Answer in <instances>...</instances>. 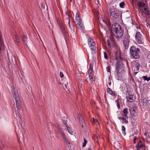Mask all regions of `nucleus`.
I'll return each instance as SVG.
<instances>
[{
    "instance_id": "nucleus-33",
    "label": "nucleus",
    "mask_w": 150,
    "mask_h": 150,
    "mask_svg": "<svg viewBox=\"0 0 150 150\" xmlns=\"http://www.w3.org/2000/svg\"><path fill=\"white\" fill-rule=\"evenodd\" d=\"M110 66H108L106 67V70L108 72H110Z\"/></svg>"
},
{
    "instance_id": "nucleus-47",
    "label": "nucleus",
    "mask_w": 150,
    "mask_h": 150,
    "mask_svg": "<svg viewBox=\"0 0 150 150\" xmlns=\"http://www.w3.org/2000/svg\"><path fill=\"white\" fill-rule=\"evenodd\" d=\"M118 118L119 120H122V117H118Z\"/></svg>"
},
{
    "instance_id": "nucleus-30",
    "label": "nucleus",
    "mask_w": 150,
    "mask_h": 150,
    "mask_svg": "<svg viewBox=\"0 0 150 150\" xmlns=\"http://www.w3.org/2000/svg\"><path fill=\"white\" fill-rule=\"evenodd\" d=\"M87 142L85 138H84V142L83 143L82 146L83 147H85L86 144Z\"/></svg>"
},
{
    "instance_id": "nucleus-22",
    "label": "nucleus",
    "mask_w": 150,
    "mask_h": 150,
    "mask_svg": "<svg viewBox=\"0 0 150 150\" xmlns=\"http://www.w3.org/2000/svg\"><path fill=\"white\" fill-rule=\"evenodd\" d=\"M60 134L62 137H63V139L64 140V141H66L67 142V139L66 138V136L64 134V132H62L61 133H60Z\"/></svg>"
},
{
    "instance_id": "nucleus-28",
    "label": "nucleus",
    "mask_w": 150,
    "mask_h": 150,
    "mask_svg": "<svg viewBox=\"0 0 150 150\" xmlns=\"http://www.w3.org/2000/svg\"><path fill=\"white\" fill-rule=\"evenodd\" d=\"M144 81L146 80L147 81L150 80V76L149 77H147L146 76H144L142 77Z\"/></svg>"
},
{
    "instance_id": "nucleus-35",
    "label": "nucleus",
    "mask_w": 150,
    "mask_h": 150,
    "mask_svg": "<svg viewBox=\"0 0 150 150\" xmlns=\"http://www.w3.org/2000/svg\"><path fill=\"white\" fill-rule=\"evenodd\" d=\"M122 120L124 121V123H128V121L124 117H122Z\"/></svg>"
},
{
    "instance_id": "nucleus-32",
    "label": "nucleus",
    "mask_w": 150,
    "mask_h": 150,
    "mask_svg": "<svg viewBox=\"0 0 150 150\" xmlns=\"http://www.w3.org/2000/svg\"><path fill=\"white\" fill-rule=\"evenodd\" d=\"M60 26L61 30H62V32H63L65 30L64 27L63 25H60Z\"/></svg>"
},
{
    "instance_id": "nucleus-52",
    "label": "nucleus",
    "mask_w": 150,
    "mask_h": 150,
    "mask_svg": "<svg viewBox=\"0 0 150 150\" xmlns=\"http://www.w3.org/2000/svg\"><path fill=\"white\" fill-rule=\"evenodd\" d=\"M87 150H91V148H88Z\"/></svg>"
},
{
    "instance_id": "nucleus-15",
    "label": "nucleus",
    "mask_w": 150,
    "mask_h": 150,
    "mask_svg": "<svg viewBox=\"0 0 150 150\" xmlns=\"http://www.w3.org/2000/svg\"><path fill=\"white\" fill-rule=\"evenodd\" d=\"M127 101L130 102H132L134 101V98L133 96L132 95H129L126 97Z\"/></svg>"
},
{
    "instance_id": "nucleus-46",
    "label": "nucleus",
    "mask_w": 150,
    "mask_h": 150,
    "mask_svg": "<svg viewBox=\"0 0 150 150\" xmlns=\"http://www.w3.org/2000/svg\"><path fill=\"white\" fill-rule=\"evenodd\" d=\"M117 107H118L119 108H120V105H119V103H118V102H117Z\"/></svg>"
},
{
    "instance_id": "nucleus-8",
    "label": "nucleus",
    "mask_w": 150,
    "mask_h": 150,
    "mask_svg": "<svg viewBox=\"0 0 150 150\" xmlns=\"http://www.w3.org/2000/svg\"><path fill=\"white\" fill-rule=\"evenodd\" d=\"M135 38L136 41L138 43L142 44L143 43V38L139 32L136 33Z\"/></svg>"
},
{
    "instance_id": "nucleus-10",
    "label": "nucleus",
    "mask_w": 150,
    "mask_h": 150,
    "mask_svg": "<svg viewBox=\"0 0 150 150\" xmlns=\"http://www.w3.org/2000/svg\"><path fill=\"white\" fill-rule=\"evenodd\" d=\"M1 32L0 31V59H2L1 52L2 50L4 49V46L3 43V40L1 37Z\"/></svg>"
},
{
    "instance_id": "nucleus-21",
    "label": "nucleus",
    "mask_w": 150,
    "mask_h": 150,
    "mask_svg": "<svg viewBox=\"0 0 150 150\" xmlns=\"http://www.w3.org/2000/svg\"><path fill=\"white\" fill-rule=\"evenodd\" d=\"M66 127L67 128V130L68 132L71 134H73L74 133L73 132L71 129H70V127H69L68 125L66 126Z\"/></svg>"
},
{
    "instance_id": "nucleus-24",
    "label": "nucleus",
    "mask_w": 150,
    "mask_h": 150,
    "mask_svg": "<svg viewBox=\"0 0 150 150\" xmlns=\"http://www.w3.org/2000/svg\"><path fill=\"white\" fill-rule=\"evenodd\" d=\"M78 118L79 119L80 122H81L80 121H82L83 119V117L80 114H78Z\"/></svg>"
},
{
    "instance_id": "nucleus-51",
    "label": "nucleus",
    "mask_w": 150,
    "mask_h": 150,
    "mask_svg": "<svg viewBox=\"0 0 150 150\" xmlns=\"http://www.w3.org/2000/svg\"><path fill=\"white\" fill-rule=\"evenodd\" d=\"M108 84L109 86H110L111 84V83L110 82L108 83Z\"/></svg>"
},
{
    "instance_id": "nucleus-7",
    "label": "nucleus",
    "mask_w": 150,
    "mask_h": 150,
    "mask_svg": "<svg viewBox=\"0 0 150 150\" xmlns=\"http://www.w3.org/2000/svg\"><path fill=\"white\" fill-rule=\"evenodd\" d=\"M137 109V107L134 106L130 110V113L132 116V117L134 120H136L138 118Z\"/></svg>"
},
{
    "instance_id": "nucleus-38",
    "label": "nucleus",
    "mask_w": 150,
    "mask_h": 150,
    "mask_svg": "<svg viewBox=\"0 0 150 150\" xmlns=\"http://www.w3.org/2000/svg\"><path fill=\"white\" fill-rule=\"evenodd\" d=\"M57 129L59 132L60 133H61L62 132H63L62 130V129L59 127H58L57 128Z\"/></svg>"
},
{
    "instance_id": "nucleus-25",
    "label": "nucleus",
    "mask_w": 150,
    "mask_h": 150,
    "mask_svg": "<svg viewBox=\"0 0 150 150\" xmlns=\"http://www.w3.org/2000/svg\"><path fill=\"white\" fill-rule=\"evenodd\" d=\"M27 37L25 36V35H23L22 36V39L23 42H27Z\"/></svg>"
},
{
    "instance_id": "nucleus-18",
    "label": "nucleus",
    "mask_w": 150,
    "mask_h": 150,
    "mask_svg": "<svg viewBox=\"0 0 150 150\" xmlns=\"http://www.w3.org/2000/svg\"><path fill=\"white\" fill-rule=\"evenodd\" d=\"M75 20L76 21V23L80 21H82L81 17L78 13H77L75 17Z\"/></svg>"
},
{
    "instance_id": "nucleus-41",
    "label": "nucleus",
    "mask_w": 150,
    "mask_h": 150,
    "mask_svg": "<svg viewBox=\"0 0 150 150\" xmlns=\"http://www.w3.org/2000/svg\"><path fill=\"white\" fill-rule=\"evenodd\" d=\"M137 137H136V136H135L134 137V140H133V142L134 144H135L136 143V140L137 139Z\"/></svg>"
},
{
    "instance_id": "nucleus-54",
    "label": "nucleus",
    "mask_w": 150,
    "mask_h": 150,
    "mask_svg": "<svg viewBox=\"0 0 150 150\" xmlns=\"http://www.w3.org/2000/svg\"><path fill=\"white\" fill-rule=\"evenodd\" d=\"M140 26H138V27H137V28H138H138H140Z\"/></svg>"
},
{
    "instance_id": "nucleus-40",
    "label": "nucleus",
    "mask_w": 150,
    "mask_h": 150,
    "mask_svg": "<svg viewBox=\"0 0 150 150\" xmlns=\"http://www.w3.org/2000/svg\"><path fill=\"white\" fill-rule=\"evenodd\" d=\"M93 121L94 123H96L97 122L98 124V125H99V123L98 122V120L96 119H94V118H93Z\"/></svg>"
},
{
    "instance_id": "nucleus-56",
    "label": "nucleus",
    "mask_w": 150,
    "mask_h": 150,
    "mask_svg": "<svg viewBox=\"0 0 150 150\" xmlns=\"http://www.w3.org/2000/svg\"><path fill=\"white\" fill-rule=\"evenodd\" d=\"M120 59H121V57H120Z\"/></svg>"
},
{
    "instance_id": "nucleus-14",
    "label": "nucleus",
    "mask_w": 150,
    "mask_h": 150,
    "mask_svg": "<svg viewBox=\"0 0 150 150\" xmlns=\"http://www.w3.org/2000/svg\"><path fill=\"white\" fill-rule=\"evenodd\" d=\"M76 23V25L79 29L82 30L83 29L84 25L82 23V21H79Z\"/></svg>"
},
{
    "instance_id": "nucleus-31",
    "label": "nucleus",
    "mask_w": 150,
    "mask_h": 150,
    "mask_svg": "<svg viewBox=\"0 0 150 150\" xmlns=\"http://www.w3.org/2000/svg\"><path fill=\"white\" fill-rule=\"evenodd\" d=\"M125 4V3L124 1H123L121 3H120L119 5L120 6L121 8H124V6Z\"/></svg>"
},
{
    "instance_id": "nucleus-16",
    "label": "nucleus",
    "mask_w": 150,
    "mask_h": 150,
    "mask_svg": "<svg viewBox=\"0 0 150 150\" xmlns=\"http://www.w3.org/2000/svg\"><path fill=\"white\" fill-rule=\"evenodd\" d=\"M138 7L139 9L141 11L142 10V8L144 7L145 5V4L141 1H139L138 2Z\"/></svg>"
},
{
    "instance_id": "nucleus-13",
    "label": "nucleus",
    "mask_w": 150,
    "mask_h": 150,
    "mask_svg": "<svg viewBox=\"0 0 150 150\" xmlns=\"http://www.w3.org/2000/svg\"><path fill=\"white\" fill-rule=\"evenodd\" d=\"M143 146V145L142 141L140 140L136 146L137 149L136 150H140V149L142 148Z\"/></svg>"
},
{
    "instance_id": "nucleus-57",
    "label": "nucleus",
    "mask_w": 150,
    "mask_h": 150,
    "mask_svg": "<svg viewBox=\"0 0 150 150\" xmlns=\"http://www.w3.org/2000/svg\"><path fill=\"white\" fill-rule=\"evenodd\" d=\"M18 45H19V44H18Z\"/></svg>"
},
{
    "instance_id": "nucleus-45",
    "label": "nucleus",
    "mask_w": 150,
    "mask_h": 150,
    "mask_svg": "<svg viewBox=\"0 0 150 150\" xmlns=\"http://www.w3.org/2000/svg\"><path fill=\"white\" fill-rule=\"evenodd\" d=\"M41 8H43V9H45V6H44V5H41Z\"/></svg>"
},
{
    "instance_id": "nucleus-34",
    "label": "nucleus",
    "mask_w": 150,
    "mask_h": 150,
    "mask_svg": "<svg viewBox=\"0 0 150 150\" xmlns=\"http://www.w3.org/2000/svg\"><path fill=\"white\" fill-rule=\"evenodd\" d=\"M63 35L64 36V37L67 36V33L65 30L63 32H62Z\"/></svg>"
},
{
    "instance_id": "nucleus-36",
    "label": "nucleus",
    "mask_w": 150,
    "mask_h": 150,
    "mask_svg": "<svg viewBox=\"0 0 150 150\" xmlns=\"http://www.w3.org/2000/svg\"><path fill=\"white\" fill-rule=\"evenodd\" d=\"M104 57L105 58V59H108V56H107V54L105 52H104Z\"/></svg>"
},
{
    "instance_id": "nucleus-3",
    "label": "nucleus",
    "mask_w": 150,
    "mask_h": 150,
    "mask_svg": "<svg viewBox=\"0 0 150 150\" xmlns=\"http://www.w3.org/2000/svg\"><path fill=\"white\" fill-rule=\"evenodd\" d=\"M115 66L117 75L119 77H121L124 72V67L122 62L121 61H117Z\"/></svg>"
},
{
    "instance_id": "nucleus-19",
    "label": "nucleus",
    "mask_w": 150,
    "mask_h": 150,
    "mask_svg": "<svg viewBox=\"0 0 150 150\" xmlns=\"http://www.w3.org/2000/svg\"><path fill=\"white\" fill-rule=\"evenodd\" d=\"M107 92L109 94L112 95V96H114L115 95V93L113 92L112 90L109 88H108L106 90Z\"/></svg>"
},
{
    "instance_id": "nucleus-6",
    "label": "nucleus",
    "mask_w": 150,
    "mask_h": 150,
    "mask_svg": "<svg viewBox=\"0 0 150 150\" xmlns=\"http://www.w3.org/2000/svg\"><path fill=\"white\" fill-rule=\"evenodd\" d=\"M88 43L90 50V52L93 54L95 52L96 49L95 43L94 40L91 38H88Z\"/></svg>"
},
{
    "instance_id": "nucleus-17",
    "label": "nucleus",
    "mask_w": 150,
    "mask_h": 150,
    "mask_svg": "<svg viewBox=\"0 0 150 150\" xmlns=\"http://www.w3.org/2000/svg\"><path fill=\"white\" fill-rule=\"evenodd\" d=\"M123 112L124 114V116L127 118H128V117L127 116V115L128 113V109L127 108H124L123 111Z\"/></svg>"
},
{
    "instance_id": "nucleus-55",
    "label": "nucleus",
    "mask_w": 150,
    "mask_h": 150,
    "mask_svg": "<svg viewBox=\"0 0 150 150\" xmlns=\"http://www.w3.org/2000/svg\"><path fill=\"white\" fill-rule=\"evenodd\" d=\"M65 86L66 87H67V85H66V84H65Z\"/></svg>"
},
{
    "instance_id": "nucleus-11",
    "label": "nucleus",
    "mask_w": 150,
    "mask_h": 150,
    "mask_svg": "<svg viewBox=\"0 0 150 150\" xmlns=\"http://www.w3.org/2000/svg\"><path fill=\"white\" fill-rule=\"evenodd\" d=\"M66 14V17L68 19V24L69 26V27L71 29V32L72 33H74L75 31L74 29V27H72V28L71 27V26L70 24V19H69V14L67 12H66L65 13Z\"/></svg>"
},
{
    "instance_id": "nucleus-43",
    "label": "nucleus",
    "mask_w": 150,
    "mask_h": 150,
    "mask_svg": "<svg viewBox=\"0 0 150 150\" xmlns=\"http://www.w3.org/2000/svg\"><path fill=\"white\" fill-rule=\"evenodd\" d=\"M15 114H16V115L17 116V115H18V116L20 118L21 117V115H19V114L17 113V112H16V111H15Z\"/></svg>"
},
{
    "instance_id": "nucleus-9",
    "label": "nucleus",
    "mask_w": 150,
    "mask_h": 150,
    "mask_svg": "<svg viewBox=\"0 0 150 150\" xmlns=\"http://www.w3.org/2000/svg\"><path fill=\"white\" fill-rule=\"evenodd\" d=\"M88 74L90 81L92 82L93 81V66L91 65L90 66V68L88 70Z\"/></svg>"
},
{
    "instance_id": "nucleus-50",
    "label": "nucleus",
    "mask_w": 150,
    "mask_h": 150,
    "mask_svg": "<svg viewBox=\"0 0 150 150\" xmlns=\"http://www.w3.org/2000/svg\"><path fill=\"white\" fill-rule=\"evenodd\" d=\"M144 9V10H145V11H146V8H143Z\"/></svg>"
},
{
    "instance_id": "nucleus-44",
    "label": "nucleus",
    "mask_w": 150,
    "mask_h": 150,
    "mask_svg": "<svg viewBox=\"0 0 150 150\" xmlns=\"http://www.w3.org/2000/svg\"><path fill=\"white\" fill-rule=\"evenodd\" d=\"M138 73V72H134L133 73V74L134 75H135Z\"/></svg>"
},
{
    "instance_id": "nucleus-2",
    "label": "nucleus",
    "mask_w": 150,
    "mask_h": 150,
    "mask_svg": "<svg viewBox=\"0 0 150 150\" xmlns=\"http://www.w3.org/2000/svg\"><path fill=\"white\" fill-rule=\"evenodd\" d=\"M12 92L13 98L15 100L16 106L18 112L20 111L21 108V102L19 98L17 90L14 86L12 87Z\"/></svg>"
},
{
    "instance_id": "nucleus-53",
    "label": "nucleus",
    "mask_w": 150,
    "mask_h": 150,
    "mask_svg": "<svg viewBox=\"0 0 150 150\" xmlns=\"http://www.w3.org/2000/svg\"><path fill=\"white\" fill-rule=\"evenodd\" d=\"M115 102L117 103V102H118V101L117 100H116L115 101Z\"/></svg>"
},
{
    "instance_id": "nucleus-48",
    "label": "nucleus",
    "mask_w": 150,
    "mask_h": 150,
    "mask_svg": "<svg viewBox=\"0 0 150 150\" xmlns=\"http://www.w3.org/2000/svg\"><path fill=\"white\" fill-rule=\"evenodd\" d=\"M146 14H148H148H149V11H147L146 12Z\"/></svg>"
},
{
    "instance_id": "nucleus-12",
    "label": "nucleus",
    "mask_w": 150,
    "mask_h": 150,
    "mask_svg": "<svg viewBox=\"0 0 150 150\" xmlns=\"http://www.w3.org/2000/svg\"><path fill=\"white\" fill-rule=\"evenodd\" d=\"M129 42V38L127 36L125 37L123 41V44L126 49H127L128 47Z\"/></svg>"
},
{
    "instance_id": "nucleus-4",
    "label": "nucleus",
    "mask_w": 150,
    "mask_h": 150,
    "mask_svg": "<svg viewBox=\"0 0 150 150\" xmlns=\"http://www.w3.org/2000/svg\"><path fill=\"white\" fill-rule=\"evenodd\" d=\"M107 11L110 13V16L113 18H117L119 16V11L117 9L114 8L111 6H109L108 7Z\"/></svg>"
},
{
    "instance_id": "nucleus-26",
    "label": "nucleus",
    "mask_w": 150,
    "mask_h": 150,
    "mask_svg": "<svg viewBox=\"0 0 150 150\" xmlns=\"http://www.w3.org/2000/svg\"><path fill=\"white\" fill-rule=\"evenodd\" d=\"M140 64L139 63H137L135 65V67L136 68V70L134 69V71H137L139 69Z\"/></svg>"
},
{
    "instance_id": "nucleus-5",
    "label": "nucleus",
    "mask_w": 150,
    "mask_h": 150,
    "mask_svg": "<svg viewBox=\"0 0 150 150\" xmlns=\"http://www.w3.org/2000/svg\"><path fill=\"white\" fill-rule=\"evenodd\" d=\"M130 53L133 57L135 59H139L140 58L139 54L140 49L134 46H132L130 49Z\"/></svg>"
},
{
    "instance_id": "nucleus-29",
    "label": "nucleus",
    "mask_w": 150,
    "mask_h": 150,
    "mask_svg": "<svg viewBox=\"0 0 150 150\" xmlns=\"http://www.w3.org/2000/svg\"><path fill=\"white\" fill-rule=\"evenodd\" d=\"M67 142L66 141H64L67 144V145L69 147H71V144L70 143V142L69 141L68 139H67Z\"/></svg>"
},
{
    "instance_id": "nucleus-37",
    "label": "nucleus",
    "mask_w": 150,
    "mask_h": 150,
    "mask_svg": "<svg viewBox=\"0 0 150 150\" xmlns=\"http://www.w3.org/2000/svg\"><path fill=\"white\" fill-rule=\"evenodd\" d=\"M63 123L66 126V127L67 125H68L67 124V121L66 120H64L62 121Z\"/></svg>"
},
{
    "instance_id": "nucleus-23",
    "label": "nucleus",
    "mask_w": 150,
    "mask_h": 150,
    "mask_svg": "<svg viewBox=\"0 0 150 150\" xmlns=\"http://www.w3.org/2000/svg\"><path fill=\"white\" fill-rule=\"evenodd\" d=\"M15 37L16 42L17 43H19L20 42V38L17 35H15Z\"/></svg>"
},
{
    "instance_id": "nucleus-1",
    "label": "nucleus",
    "mask_w": 150,
    "mask_h": 150,
    "mask_svg": "<svg viewBox=\"0 0 150 150\" xmlns=\"http://www.w3.org/2000/svg\"><path fill=\"white\" fill-rule=\"evenodd\" d=\"M112 30L114 32L113 34L117 38H120L123 35L122 28L118 23H115L112 25Z\"/></svg>"
},
{
    "instance_id": "nucleus-39",
    "label": "nucleus",
    "mask_w": 150,
    "mask_h": 150,
    "mask_svg": "<svg viewBox=\"0 0 150 150\" xmlns=\"http://www.w3.org/2000/svg\"><path fill=\"white\" fill-rule=\"evenodd\" d=\"M59 75H60V77L61 78L63 77L64 76V74H63V73L61 71H60L59 72Z\"/></svg>"
},
{
    "instance_id": "nucleus-42",
    "label": "nucleus",
    "mask_w": 150,
    "mask_h": 150,
    "mask_svg": "<svg viewBox=\"0 0 150 150\" xmlns=\"http://www.w3.org/2000/svg\"><path fill=\"white\" fill-rule=\"evenodd\" d=\"M103 20V22L107 24V22H108V20H106V19H102Z\"/></svg>"
},
{
    "instance_id": "nucleus-20",
    "label": "nucleus",
    "mask_w": 150,
    "mask_h": 150,
    "mask_svg": "<svg viewBox=\"0 0 150 150\" xmlns=\"http://www.w3.org/2000/svg\"><path fill=\"white\" fill-rule=\"evenodd\" d=\"M113 42L112 41V40L111 39H108L107 40V44L108 45L110 46H111L112 45H113Z\"/></svg>"
},
{
    "instance_id": "nucleus-49",
    "label": "nucleus",
    "mask_w": 150,
    "mask_h": 150,
    "mask_svg": "<svg viewBox=\"0 0 150 150\" xmlns=\"http://www.w3.org/2000/svg\"><path fill=\"white\" fill-rule=\"evenodd\" d=\"M116 59L117 60H119V59L117 57H116Z\"/></svg>"
},
{
    "instance_id": "nucleus-27",
    "label": "nucleus",
    "mask_w": 150,
    "mask_h": 150,
    "mask_svg": "<svg viewBox=\"0 0 150 150\" xmlns=\"http://www.w3.org/2000/svg\"><path fill=\"white\" fill-rule=\"evenodd\" d=\"M122 134L124 135H125L126 134V132H125V129L126 128L124 126H122Z\"/></svg>"
}]
</instances>
